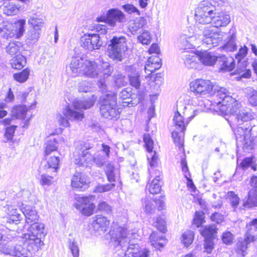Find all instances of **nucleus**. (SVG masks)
<instances>
[{
	"label": "nucleus",
	"instance_id": "nucleus-48",
	"mask_svg": "<svg viewBox=\"0 0 257 257\" xmlns=\"http://www.w3.org/2000/svg\"><path fill=\"white\" fill-rule=\"evenodd\" d=\"M193 238L194 232L191 230H187L182 234V242L187 247L192 243Z\"/></svg>",
	"mask_w": 257,
	"mask_h": 257
},
{
	"label": "nucleus",
	"instance_id": "nucleus-5",
	"mask_svg": "<svg viewBox=\"0 0 257 257\" xmlns=\"http://www.w3.org/2000/svg\"><path fill=\"white\" fill-rule=\"evenodd\" d=\"M113 71V67L108 62L97 64L95 61L85 60L82 74L90 78L99 77L97 85L99 89L104 91L106 90V79Z\"/></svg>",
	"mask_w": 257,
	"mask_h": 257
},
{
	"label": "nucleus",
	"instance_id": "nucleus-45",
	"mask_svg": "<svg viewBox=\"0 0 257 257\" xmlns=\"http://www.w3.org/2000/svg\"><path fill=\"white\" fill-rule=\"evenodd\" d=\"M28 23L32 26L31 28H35V29L40 31H41V29L44 25L43 19L35 17H31L29 19Z\"/></svg>",
	"mask_w": 257,
	"mask_h": 257
},
{
	"label": "nucleus",
	"instance_id": "nucleus-14",
	"mask_svg": "<svg viewBox=\"0 0 257 257\" xmlns=\"http://www.w3.org/2000/svg\"><path fill=\"white\" fill-rule=\"evenodd\" d=\"M102 45V42L98 34H85L81 39V46L89 51L99 49Z\"/></svg>",
	"mask_w": 257,
	"mask_h": 257
},
{
	"label": "nucleus",
	"instance_id": "nucleus-54",
	"mask_svg": "<svg viewBox=\"0 0 257 257\" xmlns=\"http://www.w3.org/2000/svg\"><path fill=\"white\" fill-rule=\"evenodd\" d=\"M131 96V92L127 91L126 89H123L119 94V97L123 101H122V105L123 106L129 105L132 102L130 100V96Z\"/></svg>",
	"mask_w": 257,
	"mask_h": 257
},
{
	"label": "nucleus",
	"instance_id": "nucleus-32",
	"mask_svg": "<svg viewBox=\"0 0 257 257\" xmlns=\"http://www.w3.org/2000/svg\"><path fill=\"white\" fill-rule=\"evenodd\" d=\"M22 7L13 2H9L3 8V13L7 16L17 15L22 10Z\"/></svg>",
	"mask_w": 257,
	"mask_h": 257
},
{
	"label": "nucleus",
	"instance_id": "nucleus-49",
	"mask_svg": "<svg viewBox=\"0 0 257 257\" xmlns=\"http://www.w3.org/2000/svg\"><path fill=\"white\" fill-rule=\"evenodd\" d=\"M104 171L108 181L110 182H115V172L114 166L111 164H107L105 167Z\"/></svg>",
	"mask_w": 257,
	"mask_h": 257
},
{
	"label": "nucleus",
	"instance_id": "nucleus-59",
	"mask_svg": "<svg viewBox=\"0 0 257 257\" xmlns=\"http://www.w3.org/2000/svg\"><path fill=\"white\" fill-rule=\"evenodd\" d=\"M69 248L73 257H79V249L76 241L70 240L69 242Z\"/></svg>",
	"mask_w": 257,
	"mask_h": 257
},
{
	"label": "nucleus",
	"instance_id": "nucleus-19",
	"mask_svg": "<svg viewBox=\"0 0 257 257\" xmlns=\"http://www.w3.org/2000/svg\"><path fill=\"white\" fill-rule=\"evenodd\" d=\"M143 139L146 149L148 152L147 158L149 161L150 165L151 167H155L157 165L158 158L156 155V152L153 150L154 142L148 134H144Z\"/></svg>",
	"mask_w": 257,
	"mask_h": 257
},
{
	"label": "nucleus",
	"instance_id": "nucleus-12",
	"mask_svg": "<svg viewBox=\"0 0 257 257\" xmlns=\"http://www.w3.org/2000/svg\"><path fill=\"white\" fill-rule=\"evenodd\" d=\"M224 37V33L214 27L209 26L204 28L203 31L202 41L207 45L217 46L222 41Z\"/></svg>",
	"mask_w": 257,
	"mask_h": 257
},
{
	"label": "nucleus",
	"instance_id": "nucleus-60",
	"mask_svg": "<svg viewBox=\"0 0 257 257\" xmlns=\"http://www.w3.org/2000/svg\"><path fill=\"white\" fill-rule=\"evenodd\" d=\"M222 240L226 245H230L233 243L234 236L230 232L226 231L222 234Z\"/></svg>",
	"mask_w": 257,
	"mask_h": 257
},
{
	"label": "nucleus",
	"instance_id": "nucleus-34",
	"mask_svg": "<svg viewBox=\"0 0 257 257\" xmlns=\"http://www.w3.org/2000/svg\"><path fill=\"white\" fill-rule=\"evenodd\" d=\"M58 142L56 138H48L45 144V157L55 152L58 148Z\"/></svg>",
	"mask_w": 257,
	"mask_h": 257
},
{
	"label": "nucleus",
	"instance_id": "nucleus-4",
	"mask_svg": "<svg viewBox=\"0 0 257 257\" xmlns=\"http://www.w3.org/2000/svg\"><path fill=\"white\" fill-rule=\"evenodd\" d=\"M96 97L91 95L85 100H81L75 99L73 101V109L69 105L66 106L63 110L62 113H57L56 119L59 125L63 127L70 126L69 120L71 121H80L84 117V113L81 109H87L92 106L95 102Z\"/></svg>",
	"mask_w": 257,
	"mask_h": 257
},
{
	"label": "nucleus",
	"instance_id": "nucleus-56",
	"mask_svg": "<svg viewBox=\"0 0 257 257\" xmlns=\"http://www.w3.org/2000/svg\"><path fill=\"white\" fill-rule=\"evenodd\" d=\"M151 36L148 31H144L141 35L138 36V39L143 44L148 45L151 41Z\"/></svg>",
	"mask_w": 257,
	"mask_h": 257
},
{
	"label": "nucleus",
	"instance_id": "nucleus-38",
	"mask_svg": "<svg viewBox=\"0 0 257 257\" xmlns=\"http://www.w3.org/2000/svg\"><path fill=\"white\" fill-rule=\"evenodd\" d=\"M244 92L249 103L252 106H257V91L248 87L245 89Z\"/></svg>",
	"mask_w": 257,
	"mask_h": 257
},
{
	"label": "nucleus",
	"instance_id": "nucleus-2",
	"mask_svg": "<svg viewBox=\"0 0 257 257\" xmlns=\"http://www.w3.org/2000/svg\"><path fill=\"white\" fill-rule=\"evenodd\" d=\"M110 242L115 247L121 248L123 257H148L150 251L147 249L140 250L139 245L130 244L127 229L120 226L112 228L109 231Z\"/></svg>",
	"mask_w": 257,
	"mask_h": 257
},
{
	"label": "nucleus",
	"instance_id": "nucleus-17",
	"mask_svg": "<svg viewBox=\"0 0 257 257\" xmlns=\"http://www.w3.org/2000/svg\"><path fill=\"white\" fill-rule=\"evenodd\" d=\"M85 61V59L79 57L72 58L69 65L66 67L68 74L73 77L82 74Z\"/></svg>",
	"mask_w": 257,
	"mask_h": 257
},
{
	"label": "nucleus",
	"instance_id": "nucleus-37",
	"mask_svg": "<svg viewBox=\"0 0 257 257\" xmlns=\"http://www.w3.org/2000/svg\"><path fill=\"white\" fill-rule=\"evenodd\" d=\"M28 108L26 105L17 106L12 110V116L20 119H24L26 117Z\"/></svg>",
	"mask_w": 257,
	"mask_h": 257
},
{
	"label": "nucleus",
	"instance_id": "nucleus-31",
	"mask_svg": "<svg viewBox=\"0 0 257 257\" xmlns=\"http://www.w3.org/2000/svg\"><path fill=\"white\" fill-rule=\"evenodd\" d=\"M47 160V164L44 166L45 169L47 172H57L59 169V159L58 156H51L47 158V156L45 157Z\"/></svg>",
	"mask_w": 257,
	"mask_h": 257
},
{
	"label": "nucleus",
	"instance_id": "nucleus-7",
	"mask_svg": "<svg viewBox=\"0 0 257 257\" xmlns=\"http://www.w3.org/2000/svg\"><path fill=\"white\" fill-rule=\"evenodd\" d=\"M223 3L221 0H212V3L208 1L201 2L196 10V22L201 24H210L213 16L216 14L217 8L222 6Z\"/></svg>",
	"mask_w": 257,
	"mask_h": 257
},
{
	"label": "nucleus",
	"instance_id": "nucleus-53",
	"mask_svg": "<svg viewBox=\"0 0 257 257\" xmlns=\"http://www.w3.org/2000/svg\"><path fill=\"white\" fill-rule=\"evenodd\" d=\"M194 37H187L186 35L181 36L180 37L181 43L184 49H190L194 47L193 41Z\"/></svg>",
	"mask_w": 257,
	"mask_h": 257
},
{
	"label": "nucleus",
	"instance_id": "nucleus-43",
	"mask_svg": "<svg viewBox=\"0 0 257 257\" xmlns=\"http://www.w3.org/2000/svg\"><path fill=\"white\" fill-rule=\"evenodd\" d=\"M142 207L146 213L152 214L155 210V206L152 200L149 197H145L142 199Z\"/></svg>",
	"mask_w": 257,
	"mask_h": 257
},
{
	"label": "nucleus",
	"instance_id": "nucleus-9",
	"mask_svg": "<svg viewBox=\"0 0 257 257\" xmlns=\"http://www.w3.org/2000/svg\"><path fill=\"white\" fill-rule=\"evenodd\" d=\"M246 228V231L244 238H239L235 245V251L238 257H244L247 254L249 244L256 241L253 234L257 231V218L248 223Z\"/></svg>",
	"mask_w": 257,
	"mask_h": 257
},
{
	"label": "nucleus",
	"instance_id": "nucleus-63",
	"mask_svg": "<svg viewBox=\"0 0 257 257\" xmlns=\"http://www.w3.org/2000/svg\"><path fill=\"white\" fill-rule=\"evenodd\" d=\"M53 178L50 176L42 174L40 179V184L42 186H49L52 183V180Z\"/></svg>",
	"mask_w": 257,
	"mask_h": 257
},
{
	"label": "nucleus",
	"instance_id": "nucleus-35",
	"mask_svg": "<svg viewBox=\"0 0 257 257\" xmlns=\"http://www.w3.org/2000/svg\"><path fill=\"white\" fill-rule=\"evenodd\" d=\"M173 121L176 127V129L179 131H184L186 129V125L188 123V121L185 122L183 116L177 111L175 113L173 117Z\"/></svg>",
	"mask_w": 257,
	"mask_h": 257
},
{
	"label": "nucleus",
	"instance_id": "nucleus-3",
	"mask_svg": "<svg viewBox=\"0 0 257 257\" xmlns=\"http://www.w3.org/2000/svg\"><path fill=\"white\" fill-rule=\"evenodd\" d=\"M190 88L191 91L199 95L215 93L218 98L216 103L221 105V110L224 111L226 115H227L229 112L225 109L228 106H230L229 104L232 105V103L228 102L226 105L223 101L227 96L233 97L230 95V93L226 88L215 86L210 80L203 79H196L190 82Z\"/></svg>",
	"mask_w": 257,
	"mask_h": 257
},
{
	"label": "nucleus",
	"instance_id": "nucleus-21",
	"mask_svg": "<svg viewBox=\"0 0 257 257\" xmlns=\"http://www.w3.org/2000/svg\"><path fill=\"white\" fill-rule=\"evenodd\" d=\"M21 210L25 217L26 223L31 225L38 220L39 216L33 206L22 203Z\"/></svg>",
	"mask_w": 257,
	"mask_h": 257
},
{
	"label": "nucleus",
	"instance_id": "nucleus-22",
	"mask_svg": "<svg viewBox=\"0 0 257 257\" xmlns=\"http://www.w3.org/2000/svg\"><path fill=\"white\" fill-rule=\"evenodd\" d=\"M216 62L218 69L222 72L230 71L235 68L234 59L224 55L217 57Z\"/></svg>",
	"mask_w": 257,
	"mask_h": 257
},
{
	"label": "nucleus",
	"instance_id": "nucleus-20",
	"mask_svg": "<svg viewBox=\"0 0 257 257\" xmlns=\"http://www.w3.org/2000/svg\"><path fill=\"white\" fill-rule=\"evenodd\" d=\"M89 184L87 177L80 172H76L71 179V186L77 191H84Z\"/></svg>",
	"mask_w": 257,
	"mask_h": 257
},
{
	"label": "nucleus",
	"instance_id": "nucleus-16",
	"mask_svg": "<svg viewBox=\"0 0 257 257\" xmlns=\"http://www.w3.org/2000/svg\"><path fill=\"white\" fill-rule=\"evenodd\" d=\"M42 238L35 236V235L30 234V233H25L22 237V241L24 242V245L27 247V250L28 252V256L30 255V251H36L39 250L43 245ZM26 249V248H25Z\"/></svg>",
	"mask_w": 257,
	"mask_h": 257
},
{
	"label": "nucleus",
	"instance_id": "nucleus-44",
	"mask_svg": "<svg viewBox=\"0 0 257 257\" xmlns=\"http://www.w3.org/2000/svg\"><path fill=\"white\" fill-rule=\"evenodd\" d=\"M21 43L19 42H12L9 43V45L6 47V50L8 54L11 56L17 54L20 50Z\"/></svg>",
	"mask_w": 257,
	"mask_h": 257
},
{
	"label": "nucleus",
	"instance_id": "nucleus-41",
	"mask_svg": "<svg viewBox=\"0 0 257 257\" xmlns=\"http://www.w3.org/2000/svg\"><path fill=\"white\" fill-rule=\"evenodd\" d=\"M246 61H243L242 64L237 65L236 69V73L240 75V77L248 78H250L251 75V72L249 69H246Z\"/></svg>",
	"mask_w": 257,
	"mask_h": 257
},
{
	"label": "nucleus",
	"instance_id": "nucleus-61",
	"mask_svg": "<svg viewBox=\"0 0 257 257\" xmlns=\"http://www.w3.org/2000/svg\"><path fill=\"white\" fill-rule=\"evenodd\" d=\"M122 8L125 12L128 13V14L135 13L137 15H141L140 11L133 5L126 4L122 6Z\"/></svg>",
	"mask_w": 257,
	"mask_h": 257
},
{
	"label": "nucleus",
	"instance_id": "nucleus-62",
	"mask_svg": "<svg viewBox=\"0 0 257 257\" xmlns=\"http://www.w3.org/2000/svg\"><path fill=\"white\" fill-rule=\"evenodd\" d=\"M227 195L232 207L234 208L237 207L239 201V198L237 195L235 194L233 192H228Z\"/></svg>",
	"mask_w": 257,
	"mask_h": 257
},
{
	"label": "nucleus",
	"instance_id": "nucleus-46",
	"mask_svg": "<svg viewBox=\"0 0 257 257\" xmlns=\"http://www.w3.org/2000/svg\"><path fill=\"white\" fill-rule=\"evenodd\" d=\"M184 131H174L172 133V136L175 143L180 148L183 146L184 143Z\"/></svg>",
	"mask_w": 257,
	"mask_h": 257
},
{
	"label": "nucleus",
	"instance_id": "nucleus-42",
	"mask_svg": "<svg viewBox=\"0 0 257 257\" xmlns=\"http://www.w3.org/2000/svg\"><path fill=\"white\" fill-rule=\"evenodd\" d=\"M216 231V226L214 224L210 225L205 226L203 229L201 231V234L204 237V239L206 238H213Z\"/></svg>",
	"mask_w": 257,
	"mask_h": 257
},
{
	"label": "nucleus",
	"instance_id": "nucleus-27",
	"mask_svg": "<svg viewBox=\"0 0 257 257\" xmlns=\"http://www.w3.org/2000/svg\"><path fill=\"white\" fill-rule=\"evenodd\" d=\"M162 65L161 59L158 55H152L148 60L147 63L145 67V72L150 74L158 70Z\"/></svg>",
	"mask_w": 257,
	"mask_h": 257
},
{
	"label": "nucleus",
	"instance_id": "nucleus-11",
	"mask_svg": "<svg viewBox=\"0 0 257 257\" xmlns=\"http://www.w3.org/2000/svg\"><path fill=\"white\" fill-rule=\"evenodd\" d=\"M25 25L26 21L23 19L19 20L14 24L4 22L0 27L1 36L6 39L13 37L19 38L24 34Z\"/></svg>",
	"mask_w": 257,
	"mask_h": 257
},
{
	"label": "nucleus",
	"instance_id": "nucleus-26",
	"mask_svg": "<svg viewBox=\"0 0 257 257\" xmlns=\"http://www.w3.org/2000/svg\"><path fill=\"white\" fill-rule=\"evenodd\" d=\"M109 225V220L106 217L101 215H97L92 218V225L94 230L102 231L103 232L106 230Z\"/></svg>",
	"mask_w": 257,
	"mask_h": 257
},
{
	"label": "nucleus",
	"instance_id": "nucleus-33",
	"mask_svg": "<svg viewBox=\"0 0 257 257\" xmlns=\"http://www.w3.org/2000/svg\"><path fill=\"white\" fill-rule=\"evenodd\" d=\"M146 188L149 190L150 193L152 194L160 193L161 190V184L159 176H157L151 183H148Z\"/></svg>",
	"mask_w": 257,
	"mask_h": 257
},
{
	"label": "nucleus",
	"instance_id": "nucleus-29",
	"mask_svg": "<svg viewBox=\"0 0 257 257\" xmlns=\"http://www.w3.org/2000/svg\"><path fill=\"white\" fill-rule=\"evenodd\" d=\"M199 62L206 66L214 65L217 60V56L211 52L204 51L199 54Z\"/></svg>",
	"mask_w": 257,
	"mask_h": 257
},
{
	"label": "nucleus",
	"instance_id": "nucleus-57",
	"mask_svg": "<svg viewBox=\"0 0 257 257\" xmlns=\"http://www.w3.org/2000/svg\"><path fill=\"white\" fill-rule=\"evenodd\" d=\"M153 225L156 227L162 232H165L166 230V221L163 218L158 217L153 222Z\"/></svg>",
	"mask_w": 257,
	"mask_h": 257
},
{
	"label": "nucleus",
	"instance_id": "nucleus-39",
	"mask_svg": "<svg viewBox=\"0 0 257 257\" xmlns=\"http://www.w3.org/2000/svg\"><path fill=\"white\" fill-rule=\"evenodd\" d=\"M40 34L41 31L35 28H30L26 36L27 43L30 44L36 43L40 38Z\"/></svg>",
	"mask_w": 257,
	"mask_h": 257
},
{
	"label": "nucleus",
	"instance_id": "nucleus-47",
	"mask_svg": "<svg viewBox=\"0 0 257 257\" xmlns=\"http://www.w3.org/2000/svg\"><path fill=\"white\" fill-rule=\"evenodd\" d=\"M223 49L226 51H234L237 49V46L235 43V36L233 34L229 37L227 43L222 47Z\"/></svg>",
	"mask_w": 257,
	"mask_h": 257
},
{
	"label": "nucleus",
	"instance_id": "nucleus-36",
	"mask_svg": "<svg viewBox=\"0 0 257 257\" xmlns=\"http://www.w3.org/2000/svg\"><path fill=\"white\" fill-rule=\"evenodd\" d=\"M245 207L257 206V189H250L248 193V199L243 202Z\"/></svg>",
	"mask_w": 257,
	"mask_h": 257
},
{
	"label": "nucleus",
	"instance_id": "nucleus-18",
	"mask_svg": "<svg viewBox=\"0 0 257 257\" xmlns=\"http://www.w3.org/2000/svg\"><path fill=\"white\" fill-rule=\"evenodd\" d=\"M3 251L9 254L8 257H29L28 250L25 247L20 244H17L13 247L11 242L6 244L3 248Z\"/></svg>",
	"mask_w": 257,
	"mask_h": 257
},
{
	"label": "nucleus",
	"instance_id": "nucleus-6",
	"mask_svg": "<svg viewBox=\"0 0 257 257\" xmlns=\"http://www.w3.org/2000/svg\"><path fill=\"white\" fill-rule=\"evenodd\" d=\"M91 147L88 144H80L74 152L75 163L80 166L94 163L98 167H102L108 159L101 152L92 154Z\"/></svg>",
	"mask_w": 257,
	"mask_h": 257
},
{
	"label": "nucleus",
	"instance_id": "nucleus-58",
	"mask_svg": "<svg viewBox=\"0 0 257 257\" xmlns=\"http://www.w3.org/2000/svg\"><path fill=\"white\" fill-rule=\"evenodd\" d=\"M113 78L115 84L118 87L124 86L126 84L125 77L120 73L114 74Z\"/></svg>",
	"mask_w": 257,
	"mask_h": 257
},
{
	"label": "nucleus",
	"instance_id": "nucleus-23",
	"mask_svg": "<svg viewBox=\"0 0 257 257\" xmlns=\"http://www.w3.org/2000/svg\"><path fill=\"white\" fill-rule=\"evenodd\" d=\"M131 85L136 88H139L141 84L140 75L136 67L134 65H127L124 69Z\"/></svg>",
	"mask_w": 257,
	"mask_h": 257
},
{
	"label": "nucleus",
	"instance_id": "nucleus-8",
	"mask_svg": "<svg viewBox=\"0 0 257 257\" xmlns=\"http://www.w3.org/2000/svg\"><path fill=\"white\" fill-rule=\"evenodd\" d=\"M100 112L101 116L107 119H117L120 112L116 108V95L109 92L103 94L100 98Z\"/></svg>",
	"mask_w": 257,
	"mask_h": 257
},
{
	"label": "nucleus",
	"instance_id": "nucleus-51",
	"mask_svg": "<svg viewBox=\"0 0 257 257\" xmlns=\"http://www.w3.org/2000/svg\"><path fill=\"white\" fill-rule=\"evenodd\" d=\"M115 187V184L113 183L107 184L105 185H102L98 184L93 190V192L97 193H101L108 192L112 189Z\"/></svg>",
	"mask_w": 257,
	"mask_h": 257
},
{
	"label": "nucleus",
	"instance_id": "nucleus-50",
	"mask_svg": "<svg viewBox=\"0 0 257 257\" xmlns=\"http://www.w3.org/2000/svg\"><path fill=\"white\" fill-rule=\"evenodd\" d=\"M248 52L247 47L244 45L239 49L238 52L235 55V59L237 60V65L242 64V62L244 60V58L247 55Z\"/></svg>",
	"mask_w": 257,
	"mask_h": 257
},
{
	"label": "nucleus",
	"instance_id": "nucleus-15",
	"mask_svg": "<svg viewBox=\"0 0 257 257\" xmlns=\"http://www.w3.org/2000/svg\"><path fill=\"white\" fill-rule=\"evenodd\" d=\"M98 21H104L110 27H115L116 23H123L125 22V15L119 10L112 9L108 11L106 17L98 18Z\"/></svg>",
	"mask_w": 257,
	"mask_h": 257
},
{
	"label": "nucleus",
	"instance_id": "nucleus-30",
	"mask_svg": "<svg viewBox=\"0 0 257 257\" xmlns=\"http://www.w3.org/2000/svg\"><path fill=\"white\" fill-rule=\"evenodd\" d=\"M7 214V222L10 224H18L22 219V215L19 213L18 209L13 206L8 207Z\"/></svg>",
	"mask_w": 257,
	"mask_h": 257
},
{
	"label": "nucleus",
	"instance_id": "nucleus-1",
	"mask_svg": "<svg viewBox=\"0 0 257 257\" xmlns=\"http://www.w3.org/2000/svg\"><path fill=\"white\" fill-rule=\"evenodd\" d=\"M230 102L232 105L228 106L226 111L229 112L225 119L234 132L237 145L242 146L244 152H249L253 149L254 143L250 138L252 127L249 121L253 116L248 109L242 107L240 102L233 98L227 96L223 103Z\"/></svg>",
	"mask_w": 257,
	"mask_h": 257
},
{
	"label": "nucleus",
	"instance_id": "nucleus-40",
	"mask_svg": "<svg viewBox=\"0 0 257 257\" xmlns=\"http://www.w3.org/2000/svg\"><path fill=\"white\" fill-rule=\"evenodd\" d=\"M12 67L16 69H21L23 68L26 64V58L22 55H18L11 61Z\"/></svg>",
	"mask_w": 257,
	"mask_h": 257
},
{
	"label": "nucleus",
	"instance_id": "nucleus-28",
	"mask_svg": "<svg viewBox=\"0 0 257 257\" xmlns=\"http://www.w3.org/2000/svg\"><path fill=\"white\" fill-rule=\"evenodd\" d=\"M28 230L29 232L28 233L35 235V236L42 238H44L47 234L44 224L42 223L37 222L33 223L31 224L30 226L28 227Z\"/></svg>",
	"mask_w": 257,
	"mask_h": 257
},
{
	"label": "nucleus",
	"instance_id": "nucleus-25",
	"mask_svg": "<svg viewBox=\"0 0 257 257\" xmlns=\"http://www.w3.org/2000/svg\"><path fill=\"white\" fill-rule=\"evenodd\" d=\"M230 22V17L229 15L221 14L216 11L210 24L217 29L221 27L226 26Z\"/></svg>",
	"mask_w": 257,
	"mask_h": 257
},
{
	"label": "nucleus",
	"instance_id": "nucleus-24",
	"mask_svg": "<svg viewBox=\"0 0 257 257\" xmlns=\"http://www.w3.org/2000/svg\"><path fill=\"white\" fill-rule=\"evenodd\" d=\"M183 59L185 66L188 68L198 69L200 65L199 54L196 55L192 52H184Z\"/></svg>",
	"mask_w": 257,
	"mask_h": 257
},
{
	"label": "nucleus",
	"instance_id": "nucleus-52",
	"mask_svg": "<svg viewBox=\"0 0 257 257\" xmlns=\"http://www.w3.org/2000/svg\"><path fill=\"white\" fill-rule=\"evenodd\" d=\"M29 74V70L25 69L21 72L14 74V78L18 82L23 83L28 79Z\"/></svg>",
	"mask_w": 257,
	"mask_h": 257
},
{
	"label": "nucleus",
	"instance_id": "nucleus-64",
	"mask_svg": "<svg viewBox=\"0 0 257 257\" xmlns=\"http://www.w3.org/2000/svg\"><path fill=\"white\" fill-rule=\"evenodd\" d=\"M212 239L209 238L204 239V249L207 253H210L214 247Z\"/></svg>",
	"mask_w": 257,
	"mask_h": 257
},
{
	"label": "nucleus",
	"instance_id": "nucleus-10",
	"mask_svg": "<svg viewBox=\"0 0 257 257\" xmlns=\"http://www.w3.org/2000/svg\"><path fill=\"white\" fill-rule=\"evenodd\" d=\"M127 50L126 39L124 36H114L107 46V55L113 61L120 62L125 56Z\"/></svg>",
	"mask_w": 257,
	"mask_h": 257
},
{
	"label": "nucleus",
	"instance_id": "nucleus-55",
	"mask_svg": "<svg viewBox=\"0 0 257 257\" xmlns=\"http://www.w3.org/2000/svg\"><path fill=\"white\" fill-rule=\"evenodd\" d=\"M240 166L243 170H245L249 167H250L251 169L253 171H256V165L254 164L253 162V158L251 157L244 159L240 163Z\"/></svg>",
	"mask_w": 257,
	"mask_h": 257
},
{
	"label": "nucleus",
	"instance_id": "nucleus-13",
	"mask_svg": "<svg viewBox=\"0 0 257 257\" xmlns=\"http://www.w3.org/2000/svg\"><path fill=\"white\" fill-rule=\"evenodd\" d=\"M75 199L76 202L75 203L74 206L83 215L89 216L93 214L95 208V205L92 202L94 199V196H77Z\"/></svg>",
	"mask_w": 257,
	"mask_h": 257
}]
</instances>
